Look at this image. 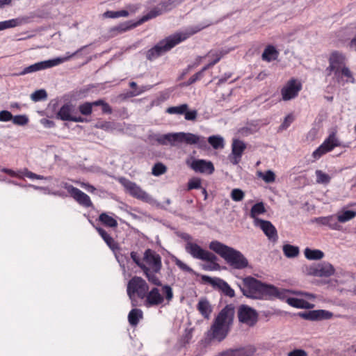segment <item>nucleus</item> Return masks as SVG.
<instances>
[{"label":"nucleus","instance_id":"a19ab883","mask_svg":"<svg viewBox=\"0 0 356 356\" xmlns=\"http://www.w3.org/2000/svg\"><path fill=\"white\" fill-rule=\"evenodd\" d=\"M188 108L187 104H182L176 106H171L167 108L166 112L169 114L184 115Z\"/></svg>","mask_w":356,"mask_h":356},{"label":"nucleus","instance_id":"f03ea898","mask_svg":"<svg viewBox=\"0 0 356 356\" xmlns=\"http://www.w3.org/2000/svg\"><path fill=\"white\" fill-rule=\"evenodd\" d=\"M206 26H207V25L191 27L184 32L176 33L165 38L157 43L154 47L147 51V58L149 60H152L158 58L163 54L170 51L172 48H173L181 42L186 40L191 35H193V34L199 32Z\"/></svg>","mask_w":356,"mask_h":356},{"label":"nucleus","instance_id":"423d86ee","mask_svg":"<svg viewBox=\"0 0 356 356\" xmlns=\"http://www.w3.org/2000/svg\"><path fill=\"white\" fill-rule=\"evenodd\" d=\"M143 264L147 270L141 268L148 282L155 286H162L160 279L156 275L161 269V257L155 251L147 249L145 251Z\"/></svg>","mask_w":356,"mask_h":356},{"label":"nucleus","instance_id":"5fc2aeb1","mask_svg":"<svg viewBox=\"0 0 356 356\" xmlns=\"http://www.w3.org/2000/svg\"><path fill=\"white\" fill-rule=\"evenodd\" d=\"M131 258L134 261V263L141 269V268H144L146 269L145 266L143 264V259H140L137 252H131Z\"/></svg>","mask_w":356,"mask_h":356},{"label":"nucleus","instance_id":"774afa93","mask_svg":"<svg viewBox=\"0 0 356 356\" xmlns=\"http://www.w3.org/2000/svg\"><path fill=\"white\" fill-rule=\"evenodd\" d=\"M239 133L242 135V136H248L250 134H252V131L250 128H248V127H243L241 128L240 130H239Z\"/></svg>","mask_w":356,"mask_h":356},{"label":"nucleus","instance_id":"7ed1b4c3","mask_svg":"<svg viewBox=\"0 0 356 356\" xmlns=\"http://www.w3.org/2000/svg\"><path fill=\"white\" fill-rule=\"evenodd\" d=\"M327 75L334 74V79L337 82L343 86L346 83H354L355 80L350 69L346 66L345 56L339 52L334 51L329 58V66L326 68Z\"/></svg>","mask_w":356,"mask_h":356},{"label":"nucleus","instance_id":"09e8293b","mask_svg":"<svg viewBox=\"0 0 356 356\" xmlns=\"http://www.w3.org/2000/svg\"><path fill=\"white\" fill-rule=\"evenodd\" d=\"M17 19H13L4 22H0V31L9 29V28H13L17 26Z\"/></svg>","mask_w":356,"mask_h":356},{"label":"nucleus","instance_id":"a18cd8bd","mask_svg":"<svg viewBox=\"0 0 356 356\" xmlns=\"http://www.w3.org/2000/svg\"><path fill=\"white\" fill-rule=\"evenodd\" d=\"M47 97V92L44 89L38 90L31 95V98L33 102H39L40 100L45 99Z\"/></svg>","mask_w":356,"mask_h":356},{"label":"nucleus","instance_id":"bb28decb","mask_svg":"<svg viewBox=\"0 0 356 356\" xmlns=\"http://www.w3.org/2000/svg\"><path fill=\"white\" fill-rule=\"evenodd\" d=\"M96 229L99 234L104 239L105 243L113 251L119 249L118 243L115 241L113 237H111L104 229L101 227H97Z\"/></svg>","mask_w":356,"mask_h":356},{"label":"nucleus","instance_id":"a211bd4d","mask_svg":"<svg viewBox=\"0 0 356 356\" xmlns=\"http://www.w3.org/2000/svg\"><path fill=\"white\" fill-rule=\"evenodd\" d=\"M144 304L147 307L157 306L163 303L164 300L163 296L156 287H153L150 291L147 292V296L143 299Z\"/></svg>","mask_w":356,"mask_h":356},{"label":"nucleus","instance_id":"ddd939ff","mask_svg":"<svg viewBox=\"0 0 356 356\" xmlns=\"http://www.w3.org/2000/svg\"><path fill=\"white\" fill-rule=\"evenodd\" d=\"M120 181L122 184V185L125 188V189L133 197L146 202L150 200V196L136 183L132 182L125 178H121L120 179Z\"/></svg>","mask_w":356,"mask_h":356},{"label":"nucleus","instance_id":"20e7f679","mask_svg":"<svg viewBox=\"0 0 356 356\" xmlns=\"http://www.w3.org/2000/svg\"><path fill=\"white\" fill-rule=\"evenodd\" d=\"M209 248L223 258L227 263L235 269H243L248 266V261L238 250L229 247L218 241H213Z\"/></svg>","mask_w":356,"mask_h":356},{"label":"nucleus","instance_id":"de8ad7c7","mask_svg":"<svg viewBox=\"0 0 356 356\" xmlns=\"http://www.w3.org/2000/svg\"><path fill=\"white\" fill-rule=\"evenodd\" d=\"M12 121L15 124L23 126L28 123L29 119L25 115L13 116Z\"/></svg>","mask_w":356,"mask_h":356},{"label":"nucleus","instance_id":"aec40b11","mask_svg":"<svg viewBox=\"0 0 356 356\" xmlns=\"http://www.w3.org/2000/svg\"><path fill=\"white\" fill-rule=\"evenodd\" d=\"M246 148L245 144L238 139L233 140L232 147V154L229 156V160L234 165H237L241 161L243 151Z\"/></svg>","mask_w":356,"mask_h":356},{"label":"nucleus","instance_id":"9d476101","mask_svg":"<svg viewBox=\"0 0 356 356\" xmlns=\"http://www.w3.org/2000/svg\"><path fill=\"white\" fill-rule=\"evenodd\" d=\"M185 250L195 259L202 261H213L218 259L214 254L202 249L199 245L192 242H188L186 244Z\"/></svg>","mask_w":356,"mask_h":356},{"label":"nucleus","instance_id":"72a5a7b5","mask_svg":"<svg viewBox=\"0 0 356 356\" xmlns=\"http://www.w3.org/2000/svg\"><path fill=\"white\" fill-rule=\"evenodd\" d=\"M304 254L309 260H320L324 257V253L320 250L305 249Z\"/></svg>","mask_w":356,"mask_h":356},{"label":"nucleus","instance_id":"7c9ffc66","mask_svg":"<svg viewBox=\"0 0 356 356\" xmlns=\"http://www.w3.org/2000/svg\"><path fill=\"white\" fill-rule=\"evenodd\" d=\"M197 309L200 314L207 318H209L212 308L209 302L207 299H201L197 304Z\"/></svg>","mask_w":356,"mask_h":356},{"label":"nucleus","instance_id":"cd10ccee","mask_svg":"<svg viewBox=\"0 0 356 356\" xmlns=\"http://www.w3.org/2000/svg\"><path fill=\"white\" fill-rule=\"evenodd\" d=\"M286 302L296 308H302V309H312L314 307V305L309 303L302 299H299L296 298H288L286 299Z\"/></svg>","mask_w":356,"mask_h":356},{"label":"nucleus","instance_id":"dca6fc26","mask_svg":"<svg viewBox=\"0 0 356 356\" xmlns=\"http://www.w3.org/2000/svg\"><path fill=\"white\" fill-rule=\"evenodd\" d=\"M339 145L338 139L336 138L335 134H331L329 137L320 145L314 152L313 156L318 159L324 154L331 151L335 147Z\"/></svg>","mask_w":356,"mask_h":356},{"label":"nucleus","instance_id":"0e129e2a","mask_svg":"<svg viewBox=\"0 0 356 356\" xmlns=\"http://www.w3.org/2000/svg\"><path fill=\"white\" fill-rule=\"evenodd\" d=\"M102 112L104 113H107V114H111L113 111L110 105L108 103H106V102H104V103L102 106Z\"/></svg>","mask_w":356,"mask_h":356},{"label":"nucleus","instance_id":"4be33fe9","mask_svg":"<svg viewBox=\"0 0 356 356\" xmlns=\"http://www.w3.org/2000/svg\"><path fill=\"white\" fill-rule=\"evenodd\" d=\"M191 168L195 172L201 173L212 174L214 171V167L211 161H207L203 159L194 160L190 165Z\"/></svg>","mask_w":356,"mask_h":356},{"label":"nucleus","instance_id":"58836bf2","mask_svg":"<svg viewBox=\"0 0 356 356\" xmlns=\"http://www.w3.org/2000/svg\"><path fill=\"white\" fill-rule=\"evenodd\" d=\"M99 220L107 227H116L118 226L117 220L106 213H101L99 216Z\"/></svg>","mask_w":356,"mask_h":356},{"label":"nucleus","instance_id":"473e14b6","mask_svg":"<svg viewBox=\"0 0 356 356\" xmlns=\"http://www.w3.org/2000/svg\"><path fill=\"white\" fill-rule=\"evenodd\" d=\"M266 210L264 207V204L261 202H258L252 206L250 210V216L254 220V224L256 223V219H259L257 216L266 213Z\"/></svg>","mask_w":356,"mask_h":356},{"label":"nucleus","instance_id":"338daca9","mask_svg":"<svg viewBox=\"0 0 356 356\" xmlns=\"http://www.w3.org/2000/svg\"><path fill=\"white\" fill-rule=\"evenodd\" d=\"M81 186L85 188L86 189L88 192H90V193H93L95 191L96 188L92 186V185H90L89 184H85V183H82Z\"/></svg>","mask_w":356,"mask_h":356},{"label":"nucleus","instance_id":"6ab92c4d","mask_svg":"<svg viewBox=\"0 0 356 356\" xmlns=\"http://www.w3.org/2000/svg\"><path fill=\"white\" fill-rule=\"evenodd\" d=\"M256 348L251 345L238 348H229L220 353L222 356H252Z\"/></svg>","mask_w":356,"mask_h":356},{"label":"nucleus","instance_id":"393cba45","mask_svg":"<svg viewBox=\"0 0 356 356\" xmlns=\"http://www.w3.org/2000/svg\"><path fill=\"white\" fill-rule=\"evenodd\" d=\"M313 222L319 225L327 226L332 229L339 230L341 229L340 225L338 223L334 216L316 218L313 220Z\"/></svg>","mask_w":356,"mask_h":356},{"label":"nucleus","instance_id":"a878e982","mask_svg":"<svg viewBox=\"0 0 356 356\" xmlns=\"http://www.w3.org/2000/svg\"><path fill=\"white\" fill-rule=\"evenodd\" d=\"M74 111L75 106L72 103H66L57 113V118L64 121H70Z\"/></svg>","mask_w":356,"mask_h":356},{"label":"nucleus","instance_id":"79ce46f5","mask_svg":"<svg viewBox=\"0 0 356 356\" xmlns=\"http://www.w3.org/2000/svg\"><path fill=\"white\" fill-rule=\"evenodd\" d=\"M316 182L318 184H327L330 181L331 177L322 170H317L316 171Z\"/></svg>","mask_w":356,"mask_h":356},{"label":"nucleus","instance_id":"5701e85b","mask_svg":"<svg viewBox=\"0 0 356 356\" xmlns=\"http://www.w3.org/2000/svg\"><path fill=\"white\" fill-rule=\"evenodd\" d=\"M284 293V291H280L277 287L271 284H262L259 299L267 297L282 298Z\"/></svg>","mask_w":356,"mask_h":356},{"label":"nucleus","instance_id":"4c0bfd02","mask_svg":"<svg viewBox=\"0 0 356 356\" xmlns=\"http://www.w3.org/2000/svg\"><path fill=\"white\" fill-rule=\"evenodd\" d=\"M284 255L288 258H294L299 254V248L290 244L283 245L282 248Z\"/></svg>","mask_w":356,"mask_h":356},{"label":"nucleus","instance_id":"e2e57ef3","mask_svg":"<svg viewBox=\"0 0 356 356\" xmlns=\"http://www.w3.org/2000/svg\"><path fill=\"white\" fill-rule=\"evenodd\" d=\"M104 17L106 18H118V11H106L104 13Z\"/></svg>","mask_w":356,"mask_h":356},{"label":"nucleus","instance_id":"6e6552de","mask_svg":"<svg viewBox=\"0 0 356 356\" xmlns=\"http://www.w3.org/2000/svg\"><path fill=\"white\" fill-rule=\"evenodd\" d=\"M262 284L261 281L248 276L243 279V284H239L238 286L245 296L253 299H259Z\"/></svg>","mask_w":356,"mask_h":356},{"label":"nucleus","instance_id":"603ef678","mask_svg":"<svg viewBox=\"0 0 356 356\" xmlns=\"http://www.w3.org/2000/svg\"><path fill=\"white\" fill-rule=\"evenodd\" d=\"M174 261L175 264L183 271L188 272V273H193V269L189 267L188 265H186L185 263H184L182 261L179 259L178 258H175Z\"/></svg>","mask_w":356,"mask_h":356},{"label":"nucleus","instance_id":"c9c22d12","mask_svg":"<svg viewBox=\"0 0 356 356\" xmlns=\"http://www.w3.org/2000/svg\"><path fill=\"white\" fill-rule=\"evenodd\" d=\"M333 314L332 312L319 309V310H312V321H320L323 319H330L332 317Z\"/></svg>","mask_w":356,"mask_h":356},{"label":"nucleus","instance_id":"f3484780","mask_svg":"<svg viewBox=\"0 0 356 356\" xmlns=\"http://www.w3.org/2000/svg\"><path fill=\"white\" fill-rule=\"evenodd\" d=\"M301 90V84L298 83L296 80H290L287 84L282 89V99L284 101H288L295 98L298 92Z\"/></svg>","mask_w":356,"mask_h":356},{"label":"nucleus","instance_id":"0eeeda50","mask_svg":"<svg viewBox=\"0 0 356 356\" xmlns=\"http://www.w3.org/2000/svg\"><path fill=\"white\" fill-rule=\"evenodd\" d=\"M149 289V285L144 279L134 276L128 282L127 291L130 299L136 296L138 298L143 300Z\"/></svg>","mask_w":356,"mask_h":356},{"label":"nucleus","instance_id":"864d4df0","mask_svg":"<svg viewBox=\"0 0 356 356\" xmlns=\"http://www.w3.org/2000/svg\"><path fill=\"white\" fill-rule=\"evenodd\" d=\"M201 188V180L198 178H193L188 183V188L189 190Z\"/></svg>","mask_w":356,"mask_h":356},{"label":"nucleus","instance_id":"1a4fd4ad","mask_svg":"<svg viewBox=\"0 0 356 356\" xmlns=\"http://www.w3.org/2000/svg\"><path fill=\"white\" fill-rule=\"evenodd\" d=\"M70 56L58 57L53 59L38 62L25 67L20 75L38 72L42 70L50 68L58 65L70 59Z\"/></svg>","mask_w":356,"mask_h":356},{"label":"nucleus","instance_id":"8fccbe9b","mask_svg":"<svg viewBox=\"0 0 356 356\" xmlns=\"http://www.w3.org/2000/svg\"><path fill=\"white\" fill-rule=\"evenodd\" d=\"M162 293L168 301H170L173 298V292L170 286L165 284L162 286Z\"/></svg>","mask_w":356,"mask_h":356},{"label":"nucleus","instance_id":"ea45409f","mask_svg":"<svg viewBox=\"0 0 356 356\" xmlns=\"http://www.w3.org/2000/svg\"><path fill=\"white\" fill-rule=\"evenodd\" d=\"M257 175L258 177L261 178L267 184L273 183L275 180V175L270 170H268L265 172L258 171L257 172Z\"/></svg>","mask_w":356,"mask_h":356},{"label":"nucleus","instance_id":"bf43d9fd","mask_svg":"<svg viewBox=\"0 0 356 356\" xmlns=\"http://www.w3.org/2000/svg\"><path fill=\"white\" fill-rule=\"evenodd\" d=\"M287 356H307V353L304 350L296 349L289 352Z\"/></svg>","mask_w":356,"mask_h":356},{"label":"nucleus","instance_id":"49530a36","mask_svg":"<svg viewBox=\"0 0 356 356\" xmlns=\"http://www.w3.org/2000/svg\"><path fill=\"white\" fill-rule=\"evenodd\" d=\"M79 111L83 115H89L92 112V105L90 102H85L79 106Z\"/></svg>","mask_w":356,"mask_h":356},{"label":"nucleus","instance_id":"6e6d98bb","mask_svg":"<svg viewBox=\"0 0 356 356\" xmlns=\"http://www.w3.org/2000/svg\"><path fill=\"white\" fill-rule=\"evenodd\" d=\"M210 262L209 264H204L203 265L202 268L205 270H218L220 268L219 264H218L216 261V260L213 261H208Z\"/></svg>","mask_w":356,"mask_h":356},{"label":"nucleus","instance_id":"052dcab7","mask_svg":"<svg viewBox=\"0 0 356 356\" xmlns=\"http://www.w3.org/2000/svg\"><path fill=\"white\" fill-rule=\"evenodd\" d=\"M203 76V74H202V72H198L197 73H195L194 75H193L188 81L187 82V86H189L191 84H193V83H195L196 81H197L198 79H200V78H202Z\"/></svg>","mask_w":356,"mask_h":356},{"label":"nucleus","instance_id":"39448f33","mask_svg":"<svg viewBox=\"0 0 356 356\" xmlns=\"http://www.w3.org/2000/svg\"><path fill=\"white\" fill-rule=\"evenodd\" d=\"M155 140L162 145L176 146L179 143L188 145H197L199 147L206 146V140L202 136L192 133H169L163 135L155 136Z\"/></svg>","mask_w":356,"mask_h":356},{"label":"nucleus","instance_id":"13d9d810","mask_svg":"<svg viewBox=\"0 0 356 356\" xmlns=\"http://www.w3.org/2000/svg\"><path fill=\"white\" fill-rule=\"evenodd\" d=\"M24 175L30 179H45L43 176L35 174L31 171H29L27 169L24 170Z\"/></svg>","mask_w":356,"mask_h":356},{"label":"nucleus","instance_id":"4d7b16f0","mask_svg":"<svg viewBox=\"0 0 356 356\" xmlns=\"http://www.w3.org/2000/svg\"><path fill=\"white\" fill-rule=\"evenodd\" d=\"M13 115L10 112L8 111H0V121L1 122H8L12 120Z\"/></svg>","mask_w":356,"mask_h":356},{"label":"nucleus","instance_id":"c85d7f7f","mask_svg":"<svg viewBox=\"0 0 356 356\" xmlns=\"http://www.w3.org/2000/svg\"><path fill=\"white\" fill-rule=\"evenodd\" d=\"M278 54L279 53L274 46L268 45L265 48L261 55V58L264 60L270 62L276 60Z\"/></svg>","mask_w":356,"mask_h":356},{"label":"nucleus","instance_id":"f8f14e48","mask_svg":"<svg viewBox=\"0 0 356 356\" xmlns=\"http://www.w3.org/2000/svg\"><path fill=\"white\" fill-rule=\"evenodd\" d=\"M335 269L332 264L323 262L313 264L307 268V273L309 275L316 277H330L334 273Z\"/></svg>","mask_w":356,"mask_h":356},{"label":"nucleus","instance_id":"69168bd1","mask_svg":"<svg viewBox=\"0 0 356 356\" xmlns=\"http://www.w3.org/2000/svg\"><path fill=\"white\" fill-rule=\"evenodd\" d=\"M299 316L304 319L312 321V311L300 312L299 313Z\"/></svg>","mask_w":356,"mask_h":356},{"label":"nucleus","instance_id":"680f3d73","mask_svg":"<svg viewBox=\"0 0 356 356\" xmlns=\"http://www.w3.org/2000/svg\"><path fill=\"white\" fill-rule=\"evenodd\" d=\"M293 118L291 115H288L285 118L284 121L283 123L280 125V129H286L290 124L292 122Z\"/></svg>","mask_w":356,"mask_h":356},{"label":"nucleus","instance_id":"e433bc0d","mask_svg":"<svg viewBox=\"0 0 356 356\" xmlns=\"http://www.w3.org/2000/svg\"><path fill=\"white\" fill-rule=\"evenodd\" d=\"M208 143L215 149H220L224 147V139L219 135L211 136L208 138Z\"/></svg>","mask_w":356,"mask_h":356},{"label":"nucleus","instance_id":"4468645a","mask_svg":"<svg viewBox=\"0 0 356 356\" xmlns=\"http://www.w3.org/2000/svg\"><path fill=\"white\" fill-rule=\"evenodd\" d=\"M184 0H167L159 4L152 9L147 15L143 17V21L155 17L163 13L171 10L173 8L181 3Z\"/></svg>","mask_w":356,"mask_h":356},{"label":"nucleus","instance_id":"2eb2a0df","mask_svg":"<svg viewBox=\"0 0 356 356\" xmlns=\"http://www.w3.org/2000/svg\"><path fill=\"white\" fill-rule=\"evenodd\" d=\"M238 317L240 322L249 326H253L257 321V312L245 305L239 307Z\"/></svg>","mask_w":356,"mask_h":356},{"label":"nucleus","instance_id":"9b49d317","mask_svg":"<svg viewBox=\"0 0 356 356\" xmlns=\"http://www.w3.org/2000/svg\"><path fill=\"white\" fill-rule=\"evenodd\" d=\"M201 279L203 282L210 284L214 289H218L224 295L233 298L235 296L234 289L230 286L219 277H211L208 275H202Z\"/></svg>","mask_w":356,"mask_h":356},{"label":"nucleus","instance_id":"412c9836","mask_svg":"<svg viewBox=\"0 0 356 356\" xmlns=\"http://www.w3.org/2000/svg\"><path fill=\"white\" fill-rule=\"evenodd\" d=\"M256 226L259 227L269 240L275 241L277 239V230L274 225L268 220L256 219Z\"/></svg>","mask_w":356,"mask_h":356},{"label":"nucleus","instance_id":"f257e3e1","mask_svg":"<svg viewBox=\"0 0 356 356\" xmlns=\"http://www.w3.org/2000/svg\"><path fill=\"white\" fill-rule=\"evenodd\" d=\"M234 313V307L232 305H226L219 312L207 332L209 341L220 342L227 337L233 323Z\"/></svg>","mask_w":356,"mask_h":356},{"label":"nucleus","instance_id":"37998d69","mask_svg":"<svg viewBox=\"0 0 356 356\" xmlns=\"http://www.w3.org/2000/svg\"><path fill=\"white\" fill-rule=\"evenodd\" d=\"M232 200L234 202L242 201L245 197V193L240 188H234L230 193Z\"/></svg>","mask_w":356,"mask_h":356},{"label":"nucleus","instance_id":"3c124183","mask_svg":"<svg viewBox=\"0 0 356 356\" xmlns=\"http://www.w3.org/2000/svg\"><path fill=\"white\" fill-rule=\"evenodd\" d=\"M184 115L185 120L190 121H195L197 117V111L195 109H188L186 110V113H184Z\"/></svg>","mask_w":356,"mask_h":356},{"label":"nucleus","instance_id":"2f4dec72","mask_svg":"<svg viewBox=\"0 0 356 356\" xmlns=\"http://www.w3.org/2000/svg\"><path fill=\"white\" fill-rule=\"evenodd\" d=\"M232 49L222 48L218 50H211L207 54V56L213 58L212 60L215 64L218 63L220 60L226 54H227Z\"/></svg>","mask_w":356,"mask_h":356},{"label":"nucleus","instance_id":"f704fd0d","mask_svg":"<svg viewBox=\"0 0 356 356\" xmlns=\"http://www.w3.org/2000/svg\"><path fill=\"white\" fill-rule=\"evenodd\" d=\"M142 318L143 312L139 309H131L128 315L129 323L133 326L136 325Z\"/></svg>","mask_w":356,"mask_h":356},{"label":"nucleus","instance_id":"c03bdc74","mask_svg":"<svg viewBox=\"0 0 356 356\" xmlns=\"http://www.w3.org/2000/svg\"><path fill=\"white\" fill-rule=\"evenodd\" d=\"M167 171L166 166L162 163H156L152 168V173L154 176H160Z\"/></svg>","mask_w":356,"mask_h":356},{"label":"nucleus","instance_id":"b1692460","mask_svg":"<svg viewBox=\"0 0 356 356\" xmlns=\"http://www.w3.org/2000/svg\"><path fill=\"white\" fill-rule=\"evenodd\" d=\"M72 197L81 205L85 207L92 206L90 197L77 188H71Z\"/></svg>","mask_w":356,"mask_h":356},{"label":"nucleus","instance_id":"c756f323","mask_svg":"<svg viewBox=\"0 0 356 356\" xmlns=\"http://www.w3.org/2000/svg\"><path fill=\"white\" fill-rule=\"evenodd\" d=\"M336 216L338 223H345L353 219L356 216V211L353 210H343L338 212Z\"/></svg>","mask_w":356,"mask_h":356}]
</instances>
